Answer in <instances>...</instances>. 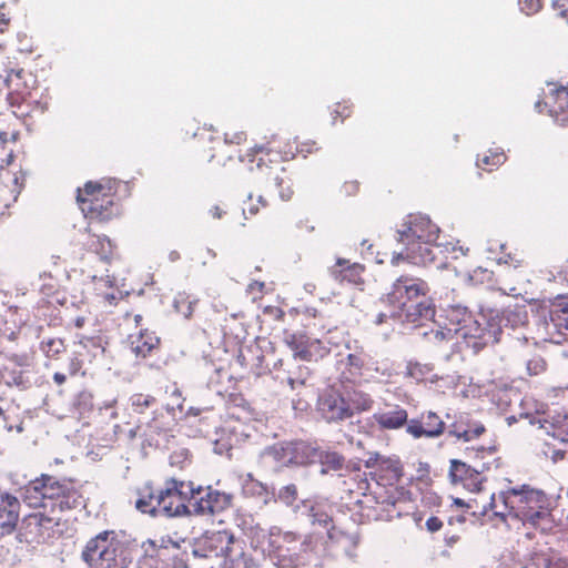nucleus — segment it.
Wrapping results in <instances>:
<instances>
[{
	"label": "nucleus",
	"instance_id": "obj_12",
	"mask_svg": "<svg viewBox=\"0 0 568 568\" xmlns=\"http://www.w3.org/2000/svg\"><path fill=\"white\" fill-rule=\"evenodd\" d=\"M49 495H47V511L59 516L61 513L74 509L83 504L80 491L69 480H58L51 476Z\"/></svg>",
	"mask_w": 568,
	"mask_h": 568
},
{
	"label": "nucleus",
	"instance_id": "obj_28",
	"mask_svg": "<svg viewBox=\"0 0 568 568\" xmlns=\"http://www.w3.org/2000/svg\"><path fill=\"white\" fill-rule=\"evenodd\" d=\"M242 490L246 497L255 498L261 506L276 501L275 493L267 485L254 479L251 474L243 480Z\"/></svg>",
	"mask_w": 568,
	"mask_h": 568
},
{
	"label": "nucleus",
	"instance_id": "obj_20",
	"mask_svg": "<svg viewBox=\"0 0 568 568\" xmlns=\"http://www.w3.org/2000/svg\"><path fill=\"white\" fill-rule=\"evenodd\" d=\"M51 476L42 475L40 478L31 480L21 488L20 497L31 508H41L47 511V495H49V480Z\"/></svg>",
	"mask_w": 568,
	"mask_h": 568
},
{
	"label": "nucleus",
	"instance_id": "obj_17",
	"mask_svg": "<svg viewBox=\"0 0 568 568\" xmlns=\"http://www.w3.org/2000/svg\"><path fill=\"white\" fill-rule=\"evenodd\" d=\"M317 408L321 416L328 423L339 422L351 418V408H348L343 393L328 390L318 397Z\"/></svg>",
	"mask_w": 568,
	"mask_h": 568
},
{
	"label": "nucleus",
	"instance_id": "obj_58",
	"mask_svg": "<svg viewBox=\"0 0 568 568\" xmlns=\"http://www.w3.org/2000/svg\"><path fill=\"white\" fill-rule=\"evenodd\" d=\"M81 344L85 348L93 347L94 348V356L97 355V353H103L104 352V348L102 347L100 341H98L95 338H85L84 341H81Z\"/></svg>",
	"mask_w": 568,
	"mask_h": 568
},
{
	"label": "nucleus",
	"instance_id": "obj_15",
	"mask_svg": "<svg viewBox=\"0 0 568 568\" xmlns=\"http://www.w3.org/2000/svg\"><path fill=\"white\" fill-rule=\"evenodd\" d=\"M191 504L192 515L196 516H212L219 514L230 507L232 496L226 493L213 490L211 487L204 489L197 495Z\"/></svg>",
	"mask_w": 568,
	"mask_h": 568
},
{
	"label": "nucleus",
	"instance_id": "obj_35",
	"mask_svg": "<svg viewBox=\"0 0 568 568\" xmlns=\"http://www.w3.org/2000/svg\"><path fill=\"white\" fill-rule=\"evenodd\" d=\"M312 337L303 332H285L284 343L292 351L293 356L304 361V353L307 352Z\"/></svg>",
	"mask_w": 568,
	"mask_h": 568
},
{
	"label": "nucleus",
	"instance_id": "obj_64",
	"mask_svg": "<svg viewBox=\"0 0 568 568\" xmlns=\"http://www.w3.org/2000/svg\"><path fill=\"white\" fill-rule=\"evenodd\" d=\"M257 212H258V206L254 205V204H250L247 207H243V216L245 220L248 219V215L253 216V215L257 214Z\"/></svg>",
	"mask_w": 568,
	"mask_h": 568
},
{
	"label": "nucleus",
	"instance_id": "obj_30",
	"mask_svg": "<svg viewBox=\"0 0 568 568\" xmlns=\"http://www.w3.org/2000/svg\"><path fill=\"white\" fill-rule=\"evenodd\" d=\"M363 270V266L357 263L349 264L347 260L338 258L336 262V267H333L331 273L336 280L341 282H347L357 285L362 282Z\"/></svg>",
	"mask_w": 568,
	"mask_h": 568
},
{
	"label": "nucleus",
	"instance_id": "obj_49",
	"mask_svg": "<svg viewBox=\"0 0 568 568\" xmlns=\"http://www.w3.org/2000/svg\"><path fill=\"white\" fill-rule=\"evenodd\" d=\"M423 335L430 342L439 343L443 341H450L455 336L453 331L445 324L438 325L437 328H432L429 332H424Z\"/></svg>",
	"mask_w": 568,
	"mask_h": 568
},
{
	"label": "nucleus",
	"instance_id": "obj_62",
	"mask_svg": "<svg viewBox=\"0 0 568 568\" xmlns=\"http://www.w3.org/2000/svg\"><path fill=\"white\" fill-rule=\"evenodd\" d=\"M379 462H384V457L378 453L372 454L366 460V467H375Z\"/></svg>",
	"mask_w": 568,
	"mask_h": 568
},
{
	"label": "nucleus",
	"instance_id": "obj_44",
	"mask_svg": "<svg viewBox=\"0 0 568 568\" xmlns=\"http://www.w3.org/2000/svg\"><path fill=\"white\" fill-rule=\"evenodd\" d=\"M40 348L47 357L53 358L65 352L67 346L64 339L60 337H52L43 339L40 344Z\"/></svg>",
	"mask_w": 568,
	"mask_h": 568
},
{
	"label": "nucleus",
	"instance_id": "obj_61",
	"mask_svg": "<svg viewBox=\"0 0 568 568\" xmlns=\"http://www.w3.org/2000/svg\"><path fill=\"white\" fill-rule=\"evenodd\" d=\"M333 114L339 115L343 119H345V118L349 116L351 110L347 105H342L341 103H338L336 105V109L333 111Z\"/></svg>",
	"mask_w": 568,
	"mask_h": 568
},
{
	"label": "nucleus",
	"instance_id": "obj_11",
	"mask_svg": "<svg viewBox=\"0 0 568 568\" xmlns=\"http://www.w3.org/2000/svg\"><path fill=\"white\" fill-rule=\"evenodd\" d=\"M540 339L561 344L568 336V295L558 296L550 305L549 316L537 328Z\"/></svg>",
	"mask_w": 568,
	"mask_h": 568
},
{
	"label": "nucleus",
	"instance_id": "obj_52",
	"mask_svg": "<svg viewBox=\"0 0 568 568\" xmlns=\"http://www.w3.org/2000/svg\"><path fill=\"white\" fill-rule=\"evenodd\" d=\"M506 161V155L503 151H489V155H484L477 160V166L484 169L483 165L498 166Z\"/></svg>",
	"mask_w": 568,
	"mask_h": 568
},
{
	"label": "nucleus",
	"instance_id": "obj_59",
	"mask_svg": "<svg viewBox=\"0 0 568 568\" xmlns=\"http://www.w3.org/2000/svg\"><path fill=\"white\" fill-rule=\"evenodd\" d=\"M443 526V523L439 518L437 517H429L427 520H426V527L427 529L430 531V532H435V531H438Z\"/></svg>",
	"mask_w": 568,
	"mask_h": 568
},
{
	"label": "nucleus",
	"instance_id": "obj_16",
	"mask_svg": "<svg viewBox=\"0 0 568 568\" xmlns=\"http://www.w3.org/2000/svg\"><path fill=\"white\" fill-rule=\"evenodd\" d=\"M528 322V312L525 305H516L514 307H508L504 310L501 313L498 311H489L487 314L486 326L489 324L498 327L497 342L500 339V335L503 334L504 328L516 329Z\"/></svg>",
	"mask_w": 568,
	"mask_h": 568
},
{
	"label": "nucleus",
	"instance_id": "obj_19",
	"mask_svg": "<svg viewBox=\"0 0 568 568\" xmlns=\"http://www.w3.org/2000/svg\"><path fill=\"white\" fill-rule=\"evenodd\" d=\"M485 432V426L475 420L468 413H459L455 415L454 422L449 425V435L457 439L470 442L478 438Z\"/></svg>",
	"mask_w": 568,
	"mask_h": 568
},
{
	"label": "nucleus",
	"instance_id": "obj_13",
	"mask_svg": "<svg viewBox=\"0 0 568 568\" xmlns=\"http://www.w3.org/2000/svg\"><path fill=\"white\" fill-rule=\"evenodd\" d=\"M174 426V417L168 408L154 410L150 416L139 417L141 438L150 446H160L168 442Z\"/></svg>",
	"mask_w": 568,
	"mask_h": 568
},
{
	"label": "nucleus",
	"instance_id": "obj_27",
	"mask_svg": "<svg viewBox=\"0 0 568 568\" xmlns=\"http://www.w3.org/2000/svg\"><path fill=\"white\" fill-rule=\"evenodd\" d=\"M407 410L399 406L378 410L373 415V419L382 429H398L407 423Z\"/></svg>",
	"mask_w": 568,
	"mask_h": 568
},
{
	"label": "nucleus",
	"instance_id": "obj_55",
	"mask_svg": "<svg viewBox=\"0 0 568 568\" xmlns=\"http://www.w3.org/2000/svg\"><path fill=\"white\" fill-rule=\"evenodd\" d=\"M407 433L410 434L414 438H420L423 436L426 437V429L424 424L418 419H412L407 423Z\"/></svg>",
	"mask_w": 568,
	"mask_h": 568
},
{
	"label": "nucleus",
	"instance_id": "obj_41",
	"mask_svg": "<svg viewBox=\"0 0 568 568\" xmlns=\"http://www.w3.org/2000/svg\"><path fill=\"white\" fill-rule=\"evenodd\" d=\"M90 247L95 252L97 255L100 256L101 261H110L113 253V245L109 237L93 236L90 241Z\"/></svg>",
	"mask_w": 568,
	"mask_h": 568
},
{
	"label": "nucleus",
	"instance_id": "obj_8",
	"mask_svg": "<svg viewBox=\"0 0 568 568\" xmlns=\"http://www.w3.org/2000/svg\"><path fill=\"white\" fill-rule=\"evenodd\" d=\"M428 292L429 287L424 280L409 275L399 276L383 300L389 310L379 313L376 322L379 324L387 317L402 316L400 310L419 297H426Z\"/></svg>",
	"mask_w": 568,
	"mask_h": 568
},
{
	"label": "nucleus",
	"instance_id": "obj_18",
	"mask_svg": "<svg viewBox=\"0 0 568 568\" xmlns=\"http://www.w3.org/2000/svg\"><path fill=\"white\" fill-rule=\"evenodd\" d=\"M486 469L485 464L480 467L467 465L458 459L450 460L449 476L454 483H463L470 490H480L483 483L481 473Z\"/></svg>",
	"mask_w": 568,
	"mask_h": 568
},
{
	"label": "nucleus",
	"instance_id": "obj_2",
	"mask_svg": "<svg viewBox=\"0 0 568 568\" xmlns=\"http://www.w3.org/2000/svg\"><path fill=\"white\" fill-rule=\"evenodd\" d=\"M506 513L495 510V495L490 496V501L483 507L485 515L488 510H494L495 516L503 519L511 517L518 519L524 526H530L541 531H548L552 527L550 499L539 489L527 485L511 487L499 495Z\"/></svg>",
	"mask_w": 568,
	"mask_h": 568
},
{
	"label": "nucleus",
	"instance_id": "obj_14",
	"mask_svg": "<svg viewBox=\"0 0 568 568\" xmlns=\"http://www.w3.org/2000/svg\"><path fill=\"white\" fill-rule=\"evenodd\" d=\"M233 542V535L227 530L205 531L195 539L192 554L199 558H222Z\"/></svg>",
	"mask_w": 568,
	"mask_h": 568
},
{
	"label": "nucleus",
	"instance_id": "obj_51",
	"mask_svg": "<svg viewBox=\"0 0 568 568\" xmlns=\"http://www.w3.org/2000/svg\"><path fill=\"white\" fill-rule=\"evenodd\" d=\"M541 428L546 429V433L551 435L554 438L568 445V420L559 425H549V427L541 425Z\"/></svg>",
	"mask_w": 568,
	"mask_h": 568
},
{
	"label": "nucleus",
	"instance_id": "obj_24",
	"mask_svg": "<svg viewBox=\"0 0 568 568\" xmlns=\"http://www.w3.org/2000/svg\"><path fill=\"white\" fill-rule=\"evenodd\" d=\"M20 501L18 497L6 494L0 500V535L11 534L18 524Z\"/></svg>",
	"mask_w": 568,
	"mask_h": 568
},
{
	"label": "nucleus",
	"instance_id": "obj_37",
	"mask_svg": "<svg viewBox=\"0 0 568 568\" xmlns=\"http://www.w3.org/2000/svg\"><path fill=\"white\" fill-rule=\"evenodd\" d=\"M307 516L312 525H318L326 529V535L329 539L335 538L334 527L332 525V517L326 511L323 505L316 504L310 506Z\"/></svg>",
	"mask_w": 568,
	"mask_h": 568
},
{
	"label": "nucleus",
	"instance_id": "obj_22",
	"mask_svg": "<svg viewBox=\"0 0 568 568\" xmlns=\"http://www.w3.org/2000/svg\"><path fill=\"white\" fill-rule=\"evenodd\" d=\"M402 316H390L394 320L399 322H406L412 324H423L425 321H432L435 316V305L434 303L426 298L422 297L420 301H414L400 310Z\"/></svg>",
	"mask_w": 568,
	"mask_h": 568
},
{
	"label": "nucleus",
	"instance_id": "obj_1",
	"mask_svg": "<svg viewBox=\"0 0 568 568\" xmlns=\"http://www.w3.org/2000/svg\"><path fill=\"white\" fill-rule=\"evenodd\" d=\"M397 234L404 250L393 256V264H397L399 260H407L415 265H425L434 262L438 253L452 254L454 258H458L466 255L469 250L459 245L458 241L437 242L439 227L425 215H410Z\"/></svg>",
	"mask_w": 568,
	"mask_h": 568
},
{
	"label": "nucleus",
	"instance_id": "obj_39",
	"mask_svg": "<svg viewBox=\"0 0 568 568\" xmlns=\"http://www.w3.org/2000/svg\"><path fill=\"white\" fill-rule=\"evenodd\" d=\"M346 367L348 369L347 373H343V377L347 381H356L357 378L364 375L363 371L365 369V361L363 356L359 354H348L346 357Z\"/></svg>",
	"mask_w": 568,
	"mask_h": 568
},
{
	"label": "nucleus",
	"instance_id": "obj_43",
	"mask_svg": "<svg viewBox=\"0 0 568 568\" xmlns=\"http://www.w3.org/2000/svg\"><path fill=\"white\" fill-rule=\"evenodd\" d=\"M365 372L371 378L386 381L393 376V368L387 363L373 362L366 365Z\"/></svg>",
	"mask_w": 568,
	"mask_h": 568
},
{
	"label": "nucleus",
	"instance_id": "obj_54",
	"mask_svg": "<svg viewBox=\"0 0 568 568\" xmlns=\"http://www.w3.org/2000/svg\"><path fill=\"white\" fill-rule=\"evenodd\" d=\"M526 369L530 376H536L546 371V362L539 356L535 355L526 362Z\"/></svg>",
	"mask_w": 568,
	"mask_h": 568
},
{
	"label": "nucleus",
	"instance_id": "obj_33",
	"mask_svg": "<svg viewBox=\"0 0 568 568\" xmlns=\"http://www.w3.org/2000/svg\"><path fill=\"white\" fill-rule=\"evenodd\" d=\"M343 396L348 408H351V416H353L354 413L371 409L374 403L369 394L355 387H345Z\"/></svg>",
	"mask_w": 568,
	"mask_h": 568
},
{
	"label": "nucleus",
	"instance_id": "obj_6",
	"mask_svg": "<svg viewBox=\"0 0 568 568\" xmlns=\"http://www.w3.org/2000/svg\"><path fill=\"white\" fill-rule=\"evenodd\" d=\"M77 201L84 216L91 220L106 221L119 213L110 180L106 183L87 182L83 189H78Z\"/></svg>",
	"mask_w": 568,
	"mask_h": 568
},
{
	"label": "nucleus",
	"instance_id": "obj_5",
	"mask_svg": "<svg viewBox=\"0 0 568 568\" xmlns=\"http://www.w3.org/2000/svg\"><path fill=\"white\" fill-rule=\"evenodd\" d=\"M81 557L89 568H128L130 560L113 531H102L84 546Z\"/></svg>",
	"mask_w": 568,
	"mask_h": 568
},
{
	"label": "nucleus",
	"instance_id": "obj_63",
	"mask_svg": "<svg viewBox=\"0 0 568 568\" xmlns=\"http://www.w3.org/2000/svg\"><path fill=\"white\" fill-rule=\"evenodd\" d=\"M551 7L555 10H559L560 11L559 13H560L561 17H566L567 9H566V6L564 3V0H552Z\"/></svg>",
	"mask_w": 568,
	"mask_h": 568
},
{
	"label": "nucleus",
	"instance_id": "obj_4",
	"mask_svg": "<svg viewBox=\"0 0 568 568\" xmlns=\"http://www.w3.org/2000/svg\"><path fill=\"white\" fill-rule=\"evenodd\" d=\"M445 324L456 336L464 338L475 349L497 341L498 327L486 326L487 314L474 316L466 306L450 305L445 311Z\"/></svg>",
	"mask_w": 568,
	"mask_h": 568
},
{
	"label": "nucleus",
	"instance_id": "obj_38",
	"mask_svg": "<svg viewBox=\"0 0 568 568\" xmlns=\"http://www.w3.org/2000/svg\"><path fill=\"white\" fill-rule=\"evenodd\" d=\"M72 412L79 416H84L93 408V395L90 390L82 389L77 393L71 402Z\"/></svg>",
	"mask_w": 568,
	"mask_h": 568
},
{
	"label": "nucleus",
	"instance_id": "obj_3",
	"mask_svg": "<svg viewBox=\"0 0 568 568\" xmlns=\"http://www.w3.org/2000/svg\"><path fill=\"white\" fill-rule=\"evenodd\" d=\"M267 551L278 567H298L310 560L312 554L320 550L317 536L310 534L298 536L293 531H283L277 527L271 528L267 537Z\"/></svg>",
	"mask_w": 568,
	"mask_h": 568
},
{
	"label": "nucleus",
	"instance_id": "obj_29",
	"mask_svg": "<svg viewBox=\"0 0 568 568\" xmlns=\"http://www.w3.org/2000/svg\"><path fill=\"white\" fill-rule=\"evenodd\" d=\"M290 443L291 465L304 466L316 463V457L318 456V446L316 444L304 440H295Z\"/></svg>",
	"mask_w": 568,
	"mask_h": 568
},
{
	"label": "nucleus",
	"instance_id": "obj_10",
	"mask_svg": "<svg viewBox=\"0 0 568 568\" xmlns=\"http://www.w3.org/2000/svg\"><path fill=\"white\" fill-rule=\"evenodd\" d=\"M277 152L281 153L280 149L275 148H268L264 145L255 146L251 153L246 155L247 162H248V169L251 171H254V166L252 164H255V168L258 172V180L261 182H264L266 186L274 185L278 189V195L283 201H288L292 197L293 191L291 187L290 180L285 176H281L280 173L284 174L285 170L284 168L276 166H270L267 165L262 156L257 158L258 153L266 152L270 154L271 152Z\"/></svg>",
	"mask_w": 568,
	"mask_h": 568
},
{
	"label": "nucleus",
	"instance_id": "obj_31",
	"mask_svg": "<svg viewBox=\"0 0 568 568\" xmlns=\"http://www.w3.org/2000/svg\"><path fill=\"white\" fill-rule=\"evenodd\" d=\"M129 407L133 414L139 417L150 416L154 410H161L163 407L159 405L156 398L150 394L136 393L130 396Z\"/></svg>",
	"mask_w": 568,
	"mask_h": 568
},
{
	"label": "nucleus",
	"instance_id": "obj_9",
	"mask_svg": "<svg viewBox=\"0 0 568 568\" xmlns=\"http://www.w3.org/2000/svg\"><path fill=\"white\" fill-rule=\"evenodd\" d=\"M61 517L49 511H37L22 519L19 540L28 544H43L57 538L60 534Z\"/></svg>",
	"mask_w": 568,
	"mask_h": 568
},
{
	"label": "nucleus",
	"instance_id": "obj_26",
	"mask_svg": "<svg viewBox=\"0 0 568 568\" xmlns=\"http://www.w3.org/2000/svg\"><path fill=\"white\" fill-rule=\"evenodd\" d=\"M129 346L136 357H146L152 349L158 347L160 338L153 332L140 329L138 333L129 335Z\"/></svg>",
	"mask_w": 568,
	"mask_h": 568
},
{
	"label": "nucleus",
	"instance_id": "obj_34",
	"mask_svg": "<svg viewBox=\"0 0 568 568\" xmlns=\"http://www.w3.org/2000/svg\"><path fill=\"white\" fill-rule=\"evenodd\" d=\"M242 544L233 537V542L229 545L223 557L224 565L230 564V568H251L253 566V559L244 552Z\"/></svg>",
	"mask_w": 568,
	"mask_h": 568
},
{
	"label": "nucleus",
	"instance_id": "obj_36",
	"mask_svg": "<svg viewBox=\"0 0 568 568\" xmlns=\"http://www.w3.org/2000/svg\"><path fill=\"white\" fill-rule=\"evenodd\" d=\"M318 456L316 463L322 465V474H326L329 470H342L344 468L345 458L337 452L331 449H323L318 446Z\"/></svg>",
	"mask_w": 568,
	"mask_h": 568
},
{
	"label": "nucleus",
	"instance_id": "obj_45",
	"mask_svg": "<svg viewBox=\"0 0 568 568\" xmlns=\"http://www.w3.org/2000/svg\"><path fill=\"white\" fill-rule=\"evenodd\" d=\"M328 352L329 348L321 339L312 337L311 344L308 345V349L306 353H304V361L316 362L326 356Z\"/></svg>",
	"mask_w": 568,
	"mask_h": 568
},
{
	"label": "nucleus",
	"instance_id": "obj_7",
	"mask_svg": "<svg viewBox=\"0 0 568 568\" xmlns=\"http://www.w3.org/2000/svg\"><path fill=\"white\" fill-rule=\"evenodd\" d=\"M202 493L192 481L169 478L158 491L160 516L168 518L192 515L191 500Z\"/></svg>",
	"mask_w": 568,
	"mask_h": 568
},
{
	"label": "nucleus",
	"instance_id": "obj_47",
	"mask_svg": "<svg viewBox=\"0 0 568 568\" xmlns=\"http://www.w3.org/2000/svg\"><path fill=\"white\" fill-rule=\"evenodd\" d=\"M182 542H185V539L179 537L175 534L174 536H171V535L161 536L158 539L153 540L152 545L154 547L159 548V555H161V551H164V550L180 549Z\"/></svg>",
	"mask_w": 568,
	"mask_h": 568
},
{
	"label": "nucleus",
	"instance_id": "obj_21",
	"mask_svg": "<svg viewBox=\"0 0 568 568\" xmlns=\"http://www.w3.org/2000/svg\"><path fill=\"white\" fill-rule=\"evenodd\" d=\"M545 106H549V114L561 126L568 125V87L559 85L550 89Z\"/></svg>",
	"mask_w": 568,
	"mask_h": 568
},
{
	"label": "nucleus",
	"instance_id": "obj_56",
	"mask_svg": "<svg viewBox=\"0 0 568 568\" xmlns=\"http://www.w3.org/2000/svg\"><path fill=\"white\" fill-rule=\"evenodd\" d=\"M520 11L527 16L534 14L541 9L540 0H519Z\"/></svg>",
	"mask_w": 568,
	"mask_h": 568
},
{
	"label": "nucleus",
	"instance_id": "obj_46",
	"mask_svg": "<svg viewBox=\"0 0 568 568\" xmlns=\"http://www.w3.org/2000/svg\"><path fill=\"white\" fill-rule=\"evenodd\" d=\"M494 273L484 267H476L468 274V281L473 285H486L487 287H494L493 281Z\"/></svg>",
	"mask_w": 568,
	"mask_h": 568
},
{
	"label": "nucleus",
	"instance_id": "obj_23",
	"mask_svg": "<svg viewBox=\"0 0 568 568\" xmlns=\"http://www.w3.org/2000/svg\"><path fill=\"white\" fill-rule=\"evenodd\" d=\"M23 70H7L0 74V92L6 91L7 100L11 103H18L27 93V85L22 78Z\"/></svg>",
	"mask_w": 568,
	"mask_h": 568
},
{
	"label": "nucleus",
	"instance_id": "obj_42",
	"mask_svg": "<svg viewBox=\"0 0 568 568\" xmlns=\"http://www.w3.org/2000/svg\"><path fill=\"white\" fill-rule=\"evenodd\" d=\"M92 280L95 282V290L100 291L103 295L104 300L110 304H115L121 297L122 294L119 291H112V292H102L103 287H112L113 281L110 275L100 276L92 275Z\"/></svg>",
	"mask_w": 568,
	"mask_h": 568
},
{
	"label": "nucleus",
	"instance_id": "obj_48",
	"mask_svg": "<svg viewBox=\"0 0 568 568\" xmlns=\"http://www.w3.org/2000/svg\"><path fill=\"white\" fill-rule=\"evenodd\" d=\"M407 375L418 382L424 381L430 375L434 367L430 364H423L419 362H408L407 366Z\"/></svg>",
	"mask_w": 568,
	"mask_h": 568
},
{
	"label": "nucleus",
	"instance_id": "obj_25",
	"mask_svg": "<svg viewBox=\"0 0 568 568\" xmlns=\"http://www.w3.org/2000/svg\"><path fill=\"white\" fill-rule=\"evenodd\" d=\"M291 443L282 442L276 443L272 446L265 447L260 453L261 463L264 466L278 468L283 466H292L291 465Z\"/></svg>",
	"mask_w": 568,
	"mask_h": 568
},
{
	"label": "nucleus",
	"instance_id": "obj_32",
	"mask_svg": "<svg viewBox=\"0 0 568 568\" xmlns=\"http://www.w3.org/2000/svg\"><path fill=\"white\" fill-rule=\"evenodd\" d=\"M138 499L135 500V508L153 517L160 516V505H158V491L153 489L150 484H145L138 491Z\"/></svg>",
	"mask_w": 568,
	"mask_h": 568
},
{
	"label": "nucleus",
	"instance_id": "obj_40",
	"mask_svg": "<svg viewBox=\"0 0 568 568\" xmlns=\"http://www.w3.org/2000/svg\"><path fill=\"white\" fill-rule=\"evenodd\" d=\"M422 422L426 429V437H429V438L438 437L439 435L443 434V432L445 429V423L434 412H428L427 414H423Z\"/></svg>",
	"mask_w": 568,
	"mask_h": 568
},
{
	"label": "nucleus",
	"instance_id": "obj_50",
	"mask_svg": "<svg viewBox=\"0 0 568 568\" xmlns=\"http://www.w3.org/2000/svg\"><path fill=\"white\" fill-rule=\"evenodd\" d=\"M193 302L190 301L185 293H179L173 302L175 311L182 314L184 317H190L193 313Z\"/></svg>",
	"mask_w": 568,
	"mask_h": 568
},
{
	"label": "nucleus",
	"instance_id": "obj_57",
	"mask_svg": "<svg viewBox=\"0 0 568 568\" xmlns=\"http://www.w3.org/2000/svg\"><path fill=\"white\" fill-rule=\"evenodd\" d=\"M544 454L547 458H549L552 463H562V465L567 462L566 453L560 449L550 448L547 446V449L544 450Z\"/></svg>",
	"mask_w": 568,
	"mask_h": 568
},
{
	"label": "nucleus",
	"instance_id": "obj_53",
	"mask_svg": "<svg viewBox=\"0 0 568 568\" xmlns=\"http://www.w3.org/2000/svg\"><path fill=\"white\" fill-rule=\"evenodd\" d=\"M276 499L284 503L286 506H292L294 501L297 499L296 486L294 484H288L282 487L277 493Z\"/></svg>",
	"mask_w": 568,
	"mask_h": 568
},
{
	"label": "nucleus",
	"instance_id": "obj_60",
	"mask_svg": "<svg viewBox=\"0 0 568 568\" xmlns=\"http://www.w3.org/2000/svg\"><path fill=\"white\" fill-rule=\"evenodd\" d=\"M68 368H69L70 375H77L82 368V362L79 358L73 357L69 362Z\"/></svg>",
	"mask_w": 568,
	"mask_h": 568
}]
</instances>
